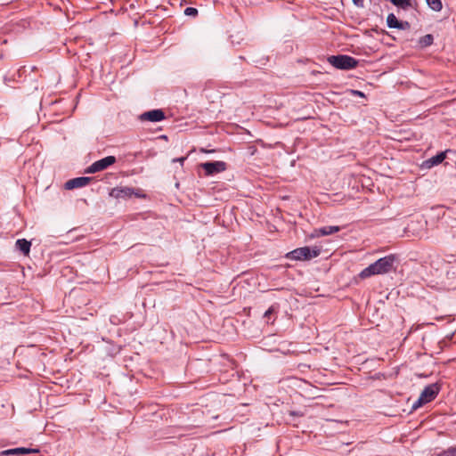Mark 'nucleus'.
I'll use <instances>...</instances> for the list:
<instances>
[{
    "instance_id": "1",
    "label": "nucleus",
    "mask_w": 456,
    "mask_h": 456,
    "mask_svg": "<svg viewBox=\"0 0 456 456\" xmlns=\"http://www.w3.org/2000/svg\"><path fill=\"white\" fill-rule=\"evenodd\" d=\"M396 258L394 255H388L378 259L368 267L364 268L359 274L362 279L369 278L372 275L385 274L394 269Z\"/></svg>"
},
{
    "instance_id": "2",
    "label": "nucleus",
    "mask_w": 456,
    "mask_h": 456,
    "mask_svg": "<svg viewBox=\"0 0 456 456\" xmlns=\"http://www.w3.org/2000/svg\"><path fill=\"white\" fill-rule=\"evenodd\" d=\"M328 61L333 67L342 70H349L358 66L359 61L352 56L346 54L331 55Z\"/></svg>"
},
{
    "instance_id": "3",
    "label": "nucleus",
    "mask_w": 456,
    "mask_h": 456,
    "mask_svg": "<svg viewBox=\"0 0 456 456\" xmlns=\"http://www.w3.org/2000/svg\"><path fill=\"white\" fill-rule=\"evenodd\" d=\"M321 254V248L318 247H314L311 248L310 247H302L297 248L289 253L286 254V257L291 260L302 261V260H310L312 258L317 257Z\"/></svg>"
},
{
    "instance_id": "4",
    "label": "nucleus",
    "mask_w": 456,
    "mask_h": 456,
    "mask_svg": "<svg viewBox=\"0 0 456 456\" xmlns=\"http://www.w3.org/2000/svg\"><path fill=\"white\" fill-rule=\"evenodd\" d=\"M441 390V385L439 383H432L423 389L418 401L414 403L413 409H417L423 404L432 402L439 394Z\"/></svg>"
},
{
    "instance_id": "5",
    "label": "nucleus",
    "mask_w": 456,
    "mask_h": 456,
    "mask_svg": "<svg viewBox=\"0 0 456 456\" xmlns=\"http://www.w3.org/2000/svg\"><path fill=\"white\" fill-rule=\"evenodd\" d=\"M117 161L116 157L114 156H108L102 159H99L95 162H94L91 166H89L86 169V174H94L102 170L107 169L111 165L115 164Z\"/></svg>"
},
{
    "instance_id": "6",
    "label": "nucleus",
    "mask_w": 456,
    "mask_h": 456,
    "mask_svg": "<svg viewBox=\"0 0 456 456\" xmlns=\"http://www.w3.org/2000/svg\"><path fill=\"white\" fill-rule=\"evenodd\" d=\"M200 167L205 170L206 175H213L226 169V163L224 161H213L201 163Z\"/></svg>"
},
{
    "instance_id": "7",
    "label": "nucleus",
    "mask_w": 456,
    "mask_h": 456,
    "mask_svg": "<svg viewBox=\"0 0 456 456\" xmlns=\"http://www.w3.org/2000/svg\"><path fill=\"white\" fill-rule=\"evenodd\" d=\"M165 118V113L162 110H152L150 111H146L140 116V119L144 121L151 122H159Z\"/></svg>"
},
{
    "instance_id": "8",
    "label": "nucleus",
    "mask_w": 456,
    "mask_h": 456,
    "mask_svg": "<svg viewBox=\"0 0 456 456\" xmlns=\"http://www.w3.org/2000/svg\"><path fill=\"white\" fill-rule=\"evenodd\" d=\"M92 178L87 176H81L70 179L65 183V188L67 190H73L87 185L91 182Z\"/></svg>"
},
{
    "instance_id": "9",
    "label": "nucleus",
    "mask_w": 456,
    "mask_h": 456,
    "mask_svg": "<svg viewBox=\"0 0 456 456\" xmlns=\"http://www.w3.org/2000/svg\"><path fill=\"white\" fill-rule=\"evenodd\" d=\"M133 192V189L129 187H115L110 191V196L115 199H126L130 198Z\"/></svg>"
},
{
    "instance_id": "10",
    "label": "nucleus",
    "mask_w": 456,
    "mask_h": 456,
    "mask_svg": "<svg viewBox=\"0 0 456 456\" xmlns=\"http://www.w3.org/2000/svg\"><path fill=\"white\" fill-rule=\"evenodd\" d=\"M40 451L39 449H34V448H25V447H18L13 449H9L2 452V454L4 455H23L27 453H38Z\"/></svg>"
},
{
    "instance_id": "11",
    "label": "nucleus",
    "mask_w": 456,
    "mask_h": 456,
    "mask_svg": "<svg viewBox=\"0 0 456 456\" xmlns=\"http://www.w3.org/2000/svg\"><path fill=\"white\" fill-rule=\"evenodd\" d=\"M446 158V151H442L437 153L436 156L431 157L424 162V166L428 168H430L434 166H436L442 163Z\"/></svg>"
},
{
    "instance_id": "12",
    "label": "nucleus",
    "mask_w": 456,
    "mask_h": 456,
    "mask_svg": "<svg viewBox=\"0 0 456 456\" xmlns=\"http://www.w3.org/2000/svg\"><path fill=\"white\" fill-rule=\"evenodd\" d=\"M15 247L24 256H28L30 252L31 242L27 240L26 239H19L15 242Z\"/></svg>"
},
{
    "instance_id": "13",
    "label": "nucleus",
    "mask_w": 456,
    "mask_h": 456,
    "mask_svg": "<svg viewBox=\"0 0 456 456\" xmlns=\"http://www.w3.org/2000/svg\"><path fill=\"white\" fill-rule=\"evenodd\" d=\"M340 230H341V228L339 226L329 225V226H324V227H322V228L316 230V232H317L318 235L327 236V235H330V234H333L335 232H338Z\"/></svg>"
},
{
    "instance_id": "14",
    "label": "nucleus",
    "mask_w": 456,
    "mask_h": 456,
    "mask_svg": "<svg viewBox=\"0 0 456 456\" xmlns=\"http://www.w3.org/2000/svg\"><path fill=\"white\" fill-rule=\"evenodd\" d=\"M387 24L390 28H398L402 27V21L398 20L394 13H389L387 17Z\"/></svg>"
},
{
    "instance_id": "15",
    "label": "nucleus",
    "mask_w": 456,
    "mask_h": 456,
    "mask_svg": "<svg viewBox=\"0 0 456 456\" xmlns=\"http://www.w3.org/2000/svg\"><path fill=\"white\" fill-rule=\"evenodd\" d=\"M434 42V37L431 34H427L419 39V45L421 48L431 45Z\"/></svg>"
},
{
    "instance_id": "16",
    "label": "nucleus",
    "mask_w": 456,
    "mask_h": 456,
    "mask_svg": "<svg viewBox=\"0 0 456 456\" xmlns=\"http://www.w3.org/2000/svg\"><path fill=\"white\" fill-rule=\"evenodd\" d=\"M390 2L403 10H407L411 7H412V3L411 0H390Z\"/></svg>"
},
{
    "instance_id": "17",
    "label": "nucleus",
    "mask_w": 456,
    "mask_h": 456,
    "mask_svg": "<svg viewBox=\"0 0 456 456\" xmlns=\"http://www.w3.org/2000/svg\"><path fill=\"white\" fill-rule=\"evenodd\" d=\"M426 2L428 7L435 12H440L443 9V4L441 0H426Z\"/></svg>"
},
{
    "instance_id": "18",
    "label": "nucleus",
    "mask_w": 456,
    "mask_h": 456,
    "mask_svg": "<svg viewBox=\"0 0 456 456\" xmlns=\"http://www.w3.org/2000/svg\"><path fill=\"white\" fill-rule=\"evenodd\" d=\"M436 456H456V445L448 447L439 452Z\"/></svg>"
},
{
    "instance_id": "19",
    "label": "nucleus",
    "mask_w": 456,
    "mask_h": 456,
    "mask_svg": "<svg viewBox=\"0 0 456 456\" xmlns=\"http://www.w3.org/2000/svg\"><path fill=\"white\" fill-rule=\"evenodd\" d=\"M278 311V305H271L268 310L265 311L264 317L267 319V322H269V319L272 314Z\"/></svg>"
},
{
    "instance_id": "20",
    "label": "nucleus",
    "mask_w": 456,
    "mask_h": 456,
    "mask_svg": "<svg viewBox=\"0 0 456 456\" xmlns=\"http://www.w3.org/2000/svg\"><path fill=\"white\" fill-rule=\"evenodd\" d=\"M184 14L187 16H196L198 14V10L194 7H187L184 10Z\"/></svg>"
},
{
    "instance_id": "21",
    "label": "nucleus",
    "mask_w": 456,
    "mask_h": 456,
    "mask_svg": "<svg viewBox=\"0 0 456 456\" xmlns=\"http://www.w3.org/2000/svg\"><path fill=\"white\" fill-rule=\"evenodd\" d=\"M354 4L357 7L362 8L364 6V0H352Z\"/></svg>"
},
{
    "instance_id": "22",
    "label": "nucleus",
    "mask_w": 456,
    "mask_h": 456,
    "mask_svg": "<svg viewBox=\"0 0 456 456\" xmlns=\"http://www.w3.org/2000/svg\"><path fill=\"white\" fill-rule=\"evenodd\" d=\"M411 25L408 21H402V27H399L398 29L405 30L410 28Z\"/></svg>"
},
{
    "instance_id": "23",
    "label": "nucleus",
    "mask_w": 456,
    "mask_h": 456,
    "mask_svg": "<svg viewBox=\"0 0 456 456\" xmlns=\"http://www.w3.org/2000/svg\"><path fill=\"white\" fill-rule=\"evenodd\" d=\"M186 159V157H181V158H177V159H173V162H180L182 165L183 164V162L185 161Z\"/></svg>"
},
{
    "instance_id": "24",
    "label": "nucleus",
    "mask_w": 456,
    "mask_h": 456,
    "mask_svg": "<svg viewBox=\"0 0 456 456\" xmlns=\"http://www.w3.org/2000/svg\"><path fill=\"white\" fill-rule=\"evenodd\" d=\"M289 415H291V416H299V417H302V416H303V413H301V412H297V411H289Z\"/></svg>"
},
{
    "instance_id": "25",
    "label": "nucleus",
    "mask_w": 456,
    "mask_h": 456,
    "mask_svg": "<svg viewBox=\"0 0 456 456\" xmlns=\"http://www.w3.org/2000/svg\"><path fill=\"white\" fill-rule=\"evenodd\" d=\"M353 94L354 95H359V96H364L363 93L360 92V91H357V90H354L353 91Z\"/></svg>"
},
{
    "instance_id": "26",
    "label": "nucleus",
    "mask_w": 456,
    "mask_h": 456,
    "mask_svg": "<svg viewBox=\"0 0 456 456\" xmlns=\"http://www.w3.org/2000/svg\"><path fill=\"white\" fill-rule=\"evenodd\" d=\"M443 317H436V320H442Z\"/></svg>"
}]
</instances>
